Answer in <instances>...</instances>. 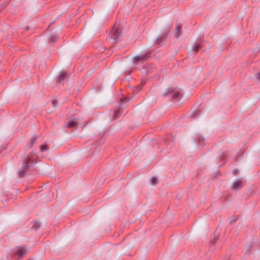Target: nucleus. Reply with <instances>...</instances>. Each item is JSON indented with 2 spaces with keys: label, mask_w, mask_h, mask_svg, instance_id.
Here are the masks:
<instances>
[{
  "label": "nucleus",
  "mask_w": 260,
  "mask_h": 260,
  "mask_svg": "<svg viewBox=\"0 0 260 260\" xmlns=\"http://www.w3.org/2000/svg\"><path fill=\"white\" fill-rule=\"evenodd\" d=\"M77 125V123L75 120H69L66 124L67 127L72 128L75 127Z\"/></svg>",
  "instance_id": "423d86ee"
},
{
  "label": "nucleus",
  "mask_w": 260,
  "mask_h": 260,
  "mask_svg": "<svg viewBox=\"0 0 260 260\" xmlns=\"http://www.w3.org/2000/svg\"><path fill=\"white\" fill-rule=\"evenodd\" d=\"M52 103V104L54 106H55L57 105V102L56 101H53Z\"/></svg>",
  "instance_id": "4468645a"
},
{
  "label": "nucleus",
  "mask_w": 260,
  "mask_h": 260,
  "mask_svg": "<svg viewBox=\"0 0 260 260\" xmlns=\"http://www.w3.org/2000/svg\"><path fill=\"white\" fill-rule=\"evenodd\" d=\"M150 55L149 53H145L142 55H137L134 57V59L136 61H144L147 60Z\"/></svg>",
  "instance_id": "7ed1b4c3"
},
{
  "label": "nucleus",
  "mask_w": 260,
  "mask_h": 260,
  "mask_svg": "<svg viewBox=\"0 0 260 260\" xmlns=\"http://www.w3.org/2000/svg\"><path fill=\"white\" fill-rule=\"evenodd\" d=\"M40 149L42 152H45L48 149V147L46 145H42L40 146Z\"/></svg>",
  "instance_id": "1a4fd4ad"
},
{
  "label": "nucleus",
  "mask_w": 260,
  "mask_h": 260,
  "mask_svg": "<svg viewBox=\"0 0 260 260\" xmlns=\"http://www.w3.org/2000/svg\"><path fill=\"white\" fill-rule=\"evenodd\" d=\"M69 76V74L67 72L63 73L59 75L58 82L62 83L64 79Z\"/></svg>",
  "instance_id": "0eeeda50"
},
{
  "label": "nucleus",
  "mask_w": 260,
  "mask_h": 260,
  "mask_svg": "<svg viewBox=\"0 0 260 260\" xmlns=\"http://www.w3.org/2000/svg\"><path fill=\"white\" fill-rule=\"evenodd\" d=\"M119 112V111L118 110H116L114 111V114L113 116L114 119H116L119 117V115H118Z\"/></svg>",
  "instance_id": "9d476101"
},
{
  "label": "nucleus",
  "mask_w": 260,
  "mask_h": 260,
  "mask_svg": "<svg viewBox=\"0 0 260 260\" xmlns=\"http://www.w3.org/2000/svg\"><path fill=\"white\" fill-rule=\"evenodd\" d=\"M51 40H52L53 41H56V40H57V38H56V37H55V38H54V37H52V38H51Z\"/></svg>",
  "instance_id": "dca6fc26"
},
{
  "label": "nucleus",
  "mask_w": 260,
  "mask_h": 260,
  "mask_svg": "<svg viewBox=\"0 0 260 260\" xmlns=\"http://www.w3.org/2000/svg\"><path fill=\"white\" fill-rule=\"evenodd\" d=\"M256 78L258 80H260V73H257L256 75Z\"/></svg>",
  "instance_id": "2eb2a0df"
},
{
  "label": "nucleus",
  "mask_w": 260,
  "mask_h": 260,
  "mask_svg": "<svg viewBox=\"0 0 260 260\" xmlns=\"http://www.w3.org/2000/svg\"><path fill=\"white\" fill-rule=\"evenodd\" d=\"M113 39H117L120 36V32L118 28L114 27L112 31Z\"/></svg>",
  "instance_id": "39448f33"
},
{
  "label": "nucleus",
  "mask_w": 260,
  "mask_h": 260,
  "mask_svg": "<svg viewBox=\"0 0 260 260\" xmlns=\"http://www.w3.org/2000/svg\"><path fill=\"white\" fill-rule=\"evenodd\" d=\"M181 26H178L176 27L175 32V36L176 38H178L180 37V36L181 35Z\"/></svg>",
  "instance_id": "6e6552de"
},
{
  "label": "nucleus",
  "mask_w": 260,
  "mask_h": 260,
  "mask_svg": "<svg viewBox=\"0 0 260 260\" xmlns=\"http://www.w3.org/2000/svg\"><path fill=\"white\" fill-rule=\"evenodd\" d=\"M157 182V178L155 177H152L151 179V183L152 185H155Z\"/></svg>",
  "instance_id": "9b49d317"
},
{
  "label": "nucleus",
  "mask_w": 260,
  "mask_h": 260,
  "mask_svg": "<svg viewBox=\"0 0 260 260\" xmlns=\"http://www.w3.org/2000/svg\"><path fill=\"white\" fill-rule=\"evenodd\" d=\"M180 95V93L179 92H176L174 93H173L172 97L174 99H177L178 98Z\"/></svg>",
  "instance_id": "f8f14e48"
},
{
  "label": "nucleus",
  "mask_w": 260,
  "mask_h": 260,
  "mask_svg": "<svg viewBox=\"0 0 260 260\" xmlns=\"http://www.w3.org/2000/svg\"><path fill=\"white\" fill-rule=\"evenodd\" d=\"M126 101L127 102V100L126 98H123V99H121V102H122V101Z\"/></svg>",
  "instance_id": "f3484780"
},
{
  "label": "nucleus",
  "mask_w": 260,
  "mask_h": 260,
  "mask_svg": "<svg viewBox=\"0 0 260 260\" xmlns=\"http://www.w3.org/2000/svg\"><path fill=\"white\" fill-rule=\"evenodd\" d=\"M194 47L196 48V53L198 51V48L199 47L194 46Z\"/></svg>",
  "instance_id": "a211bd4d"
},
{
  "label": "nucleus",
  "mask_w": 260,
  "mask_h": 260,
  "mask_svg": "<svg viewBox=\"0 0 260 260\" xmlns=\"http://www.w3.org/2000/svg\"><path fill=\"white\" fill-rule=\"evenodd\" d=\"M242 181L241 180L235 181L233 183L232 188L235 190H238L242 188Z\"/></svg>",
  "instance_id": "20e7f679"
},
{
  "label": "nucleus",
  "mask_w": 260,
  "mask_h": 260,
  "mask_svg": "<svg viewBox=\"0 0 260 260\" xmlns=\"http://www.w3.org/2000/svg\"><path fill=\"white\" fill-rule=\"evenodd\" d=\"M31 144L30 145H29V147H31L32 146V145L36 143V139L35 138H32L31 139Z\"/></svg>",
  "instance_id": "ddd939ff"
},
{
  "label": "nucleus",
  "mask_w": 260,
  "mask_h": 260,
  "mask_svg": "<svg viewBox=\"0 0 260 260\" xmlns=\"http://www.w3.org/2000/svg\"><path fill=\"white\" fill-rule=\"evenodd\" d=\"M27 260H32L31 259H28Z\"/></svg>",
  "instance_id": "6ab92c4d"
},
{
  "label": "nucleus",
  "mask_w": 260,
  "mask_h": 260,
  "mask_svg": "<svg viewBox=\"0 0 260 260\" xmlns=\"http://www.w3.org/2000/svg\"><path fill=\"white\" fill-rule=\"evenodd\" d=\"M27 252V250L24 247H17L13 249L12 255L16 259L21 258L25 253Z\"/></svg>",
  "instance_id": "f03ea898"
},
{
  "label": "nucleus",
  "mask_w": 260,
  "mask_h": 260,
  "mask_svg": "<svg viewBox=\"0 0 260 260\" xmlns=\"http://www.w3.org/2000/svg\"><path fill=\"white\" fill-rule=\"evenodd\" d=\"M38 158V155H37L36 151L33 150L31 152V155H28L27 158L23 162L22 169L19 170V176L22 177H23L25 171L30 167L32 166L35 163V161Z\"/></svg>",
  "instance_id": "f257e3e1"
}]
</instances>
